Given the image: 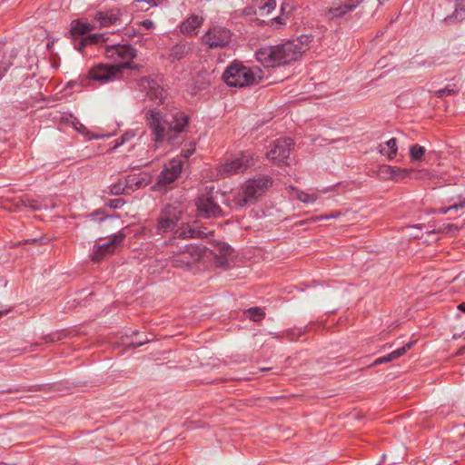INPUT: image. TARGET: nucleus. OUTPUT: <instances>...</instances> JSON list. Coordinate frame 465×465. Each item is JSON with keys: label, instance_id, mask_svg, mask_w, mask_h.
I'll return each mask as SVG.
<instances>
[{"label": "nucleus", "instance_id": "f257e3e1", "mask_svg": "<svg viewBox=\"0 0 465 465\" xmlns=\"http://www.w3.org/2000/svg\"><path fill=\"white\" fill-rule=\"evenodd\" d=\"M146 123L151 129L155 148L163 143L178 147L185 140L189 116L178 108L163 115L156 109L146 113Z\"/></svg>", "mask_w": 465, "mask_h": 465}, {"label": "nucleus", "instance_id": "f03ea898", "mask_svg": "<svg viewBox=\"0 0 465 465\" xmlns=\"http://www.w3.org/2000/svg\"><path fill=\"white\" fill-rule=\"evenodd\" d=\"M255 57L265 67H276L297 61L301 57V51L289 40L281 45L258 49Z\"/></svg>", "mask_w": 465, "mask_h": 465}, {"label": "nucleus", "instance_id": "7ed1b4c3", "mask_svg": "<svg viewBox=\"0 0 465 465\" xmlns=\"http://www.w3.org/2000/svg\"><path fill=\"white\" fill-rule=\"evenodd\" d=\"M262 74L260 68H250L234 61L223 72V79L229 86L245 87L259 84Z\"/></svg>", "mask_w": 465, "mask_h": 465}, {"label": "nucleus", "instance_id": "20e7f679", "mask_svg": "<svg viewBox=\"0 0 465 465\" xmlns=\"http://www.w3.org/2000/svg\"><path fill=\"white\" fill-rule=\"evenodd\" d=\"M272 183V178L269 176L249 180L242 192L233 197L232 203L237 208H242L247 204L253 203L259 197L264 194Z\"/></svg>", "mask_w": 465, "mask_h": 465}, {"label": "nucleus", "instance_id": "39448f33", "mask_svg": "<svg viewBox=\"0 0 465 465\" xmlns=\"http://www.w3.org/2000/svg\"><path fill=\"white\" fill-rule=\"evenodd\" d=\"M219 194L223 196L219 191H214V188L211 187L204 193L198 196L195 201V206L200 217L211 219L224 215L217 201Z\"/></svg>", "mask_w": 465, "mask_h": 465}, {"label": "nucleus", "instance_id": "423d86ee", "mask_svg": "<svg viewBox=\"0 0 465 465\" xmlns=\"http://www.w3.org/2000/svg\"><path fill=\"white\" fill-rule=\"evenodd\" d=\"M183 213L184 208L180 203L166 204L157 218V232H167L173 231L177 227L179 221L182 220Z\"/></svg>", "mask_w": 465, "mask_h": 465}, {"label": "nucleus", "instance_id": "0eeeda50", "mask_svg": "<svg viewBox=\"0 0 465 465\" xmlns=\"http://www.w3.org/2000/svg\"><path fill=\"white\" fill-rule=\"evenodd\" d=\"M184 252L178 256H170L169 262L173 267L189 269L199 262L205 254L207 248L202 244H183Z\"/></svg>", "mask_w": 465, "mask_h": 465}, {"label": "nucleus", "instance_id": "6e6552de", "mask_svg": "<svg viewBox=\"0 0 465 465\" xmlns=\"http://www.w3.org/2000/svg\"><path fill=\"white\" fill-rule=\"evenodd\" d=\"M138 67L139 66L137 64L133 65L128 62L114 65L100 64L90 70L89 80L98 81L101 84H106L114 80L117 77V74L121 73L122 69H137Z\"/></svg>", "mask_w": 465, "mask_h": 465}, {"label": "nucleus", "instance_id": "1a4fd4ad", "mask_svg": "<svg viewBox=\"0 0 465 465\" xmlns=\"http://www.w3.org/2000/svg\"><path fill=\"white\" fill-rule=\"evenodd\" d=\"M183 170V162L181 159L173 158L164 165L163 171L159 173L155 184L153 186L154 191L165 190L181 174Z\"/></svg>", "mask_w": 465, "mask_h": 465}, {"label": "nucleus", "instance_id": "9d476101", "mask_svg": "<svg viewBox=\"0 0 465 465\" xmlns=\"http://www.w3.org/2000/svg\"><path fill=\"white\" fill-rule=\"evenodd\" d=\"M253 164L252 154L249 152H242L239 155L227 160L219 169L222 176L226 177L232 174L243 173Z\"/></svg>", "mask_w": 465, "mask_h": 465}, {"label": "nucleus", "instance_id": "9b49d317", "mask_svg": "<svg viewBox=\"0 0 465 465\" xmlns=\"http://www.w3.org/2000/svg\"><path fill=\"white\" fill-rule=\"evenodd\" d=\"M231 38L232 33L229 29L214 25L203 35V43L209 49L223 48L230 44Z\"/></svg>", "mask_w": 465, "mask_h": 465}, {"label": "nucleus", "instance_id": "f8f14e48", "mask_svg": "<svg viewBox=\"0 0 465 465\" xmlns=\"http://www.w3.org/2000/svg\"><path fill=\"white\" fill-rule=\"evenodd\" d=\"M137 86L146 92L150 100L163 104L167 97V91L162 85L161 78L142 77L137 81Z\"/></svg>", "mask_w": 465, "mask_h": 465}, {"label": "nucleus", "instance_id": "ddd939ff", "mask_svg": "<svg viewBox=\"0 0 465 465\" xmlns=\"http://www.w3.org/2000/svg\"><path fill=\"white\" fill-rule=\"evenodd\" d=\"M293 140L290 137L277 139L273 142L267 157L276 164H289L291 151L293 148Z\"/></svg>", "mask_w": 465, "mask_h": 465}, {"label": "nucleus", "instance_id": "4468645a", "mask_svg": "<svg viewBox=\"0 0 465 465\" xmlns=\"http://www.w3.org/2000/svg\"><path fill=\"white\" fill-rule=\"evenodd\" d=\"M125 235L122 232H118L110 237V239L103 243L94 246L93 253H92V261L94 262H99L104 259L106 254L112 253L114 250L121 245L123 241L124 240Z\"/></svg>", "mask_w": 465, "mask_h": 465}, {"label": "nucleus", "instance_id": "2eb2a0df", "mask_svg": "<svg viewBox=\"0 0 465 465\" xmlns=\"http://www.w3.org/2000/svg\"><path fill=\"white\" fill-rule=\"evenodd\" d=\"M105 54L108 58L114 60H123L131 64V60L135 57V49L130 45H113L106 46Z\"/></svg>", "mask_w": 465, "mask_h": 465}, {"label": "nucleus", "instance_id": "dca6fc26", "mask_svg": "<svg viewBox=\"0 0 465 465\" xmlns=\"http://www.w3.org/2000/svg\"><path fill=\"white\" fill-rule=\"evenodd\" d=\"M193 51L192 45L188 42H180L173 45L167 55V59L171 63L180 61L186 57Z\"/></svg>", "mask_w": 465, "mask_h": 465}, {"label": "nucleus", "instance_id": "f3484780", "mask_svg": "<svg viewBox=\"0 0 465 465\" xmlns=\"http://www.w3.org/2000/svg\"><path fill=\"white\" fill-rule=\"evenodd\" d=\"M357 5L358 3L351 1L348 4H342L337 7H331L324 12V16L329 20L341 18L344 16L347 13L354 10L357 7Z\"/></svg>", "mask_w": 465, "mask_h": 465}, {"label": "nucleus", "instance_id": "a211bd4d", "mask_svg": "<svg viewBox=\"0 0 465 465\" xmlns=\"http://www.w3.org/2000/svg\"><path fill=\"white\" fill-rule=\"evenodd\" d=\"M121 12L119 9H110L107 11H99L95 14L94 18L102 26H109L115 24L120 18Z\"/></svg>", "mask_w": 465, "mask_h": 465}, {"label": "nucleus", "instance_id": "6ab92c4d", "mask_svg": "<svg viewBox=\"0 0 465 465\" xmlns=\"http://www.w3.org/2000/svg\"><path fill=\"white\" fill-rule=\"evenodd\" d=\"M412 345H413V342L410 341V342L406 343L404 346L393 351L392 352L376 359L373 361L372 365H380V364L390 362L395 359H398V358L401 357L402 355H404L407 352V351L412 347Z\"/></svg>", "mask_w": 465, "mask_h": 465}, {"label": "nucleus", "instance_id": "aec40b11", "mask_svg": "<svg viewBox=\"0 0 465 465\" xmlns=\"http://www.w3.org/2000/svg\"><path fill=\"white\" fill-rule=\"evenodd\" d=\"M203 21V17L192 15L186 21L182 23L180 30L183 34L193 35L194 31L201 26Z\"/></svg>", "mask_w": 465, "mask_h": 465}, {"label": "nucleus", "instance_id": "412c9836", "mask_svg": "<svg viewBox=\"0 0 465 465\" xmlns=\"http://www.w3.org/2000/svg\"><path fill=\"white\" fill-rule=\"evenodd\" d=\"M124 182L127 190L134 191L148 185L150 183V177L147 174L140 178H137L135 175H127L124 178Z\"/></svg>", "mask_w": 465, "mask_h": 465}, {"label": "nucleus", "instance_id": "4be33fe9", "mask_svg": "<svg viewBox=\"0 0 465 465\" xmlns=\"http://www.w3.org/2000/svg\"><path fill=\"white\" fill-rule=\"evenodd\" d=\"M79 38H80L79 42H76L74 44L75 49L78 50L79 52H83L84 49L89 45L97 44L100 42H104L105 40L104 35L103 34H93V35H89L84 37H79Z\"/></svg>", "mask_w": 465, "mask_h": 465}, {"label": "nucleus", "instance_id": "5701e85b", "mask_svg": "<svg viewBox=\"0 0 465 465\" xmlns=\"http://www.w3.org/2000/svg\"><path fill=\"white\" fill-rule=\"evenodd\" d=\"M398 141L396 138H391L386 142V147L382 144L379 146V152L382 155H386L389 160H392L395 158L398 152Z\"/></svg>", "mask_w": 465, "mask_h": 465}, {"label": "nucleus", "instance_id": "b1692460", "mask_svg": "<svg viewBox=\"0 0 465 465\" xmlns=\"http://www.w3.org/2000/svg\"><path fill=\"white\" fill-rule=\"evenodd\" d=\"M93 29V26L87 23H82L79 21L74 22L70 34L76 42L79 37L85 35L88 32Z\"/></svg>", "mask_w": 465, "mask_h": 465}, {"label": "nucleus", "instance_id": "393cba45", "mask_svg": "<svg viewBox=\"0 0 465 465\" xmlns=\"http://www.w3.org/2000/svg\"><path fill=\"white\" fill-rule=\"evenodd\" d=\"M415 171L413 169L400 168L394 166V172L392 173L391 181L394 183L404 182L407 178H410L411 173Z\"/></svg>", "mask_w": 465, "mask_h": 465}, {"label": "nucleus", "instance_id": "a878e982", "mask_svg": "<svg viewBox=\"0 0 465 465\" xmlns=\"http://www.w3.org/2000/svg\"><path fill=\"white\" fill-rule=\"evenodd\" d=\"M189 232L190 239H203L213 233V232L207 231L205 227L197 226L195 223L193 224L190 223Z\"/></svg>", "mask_w": 465, "mask_h": 465}, {"label": "nucleus", "instance_id": "bb28decb", "mask_svg": "<svg viewBox=\"0 0 465 465\" xmlns=\"http://www.w3.org/2000/svg\"><path fill=\"white\" fill-rule=\"evenodd\" d=\"M312 41V35H301L296 39H292L290 42L293 43L301 51V55L309 49V45Z\"/></svg>", "mask_w": 465, "mask_h": 465}, {"label": "nucleus", "instance_id": "cd10ccee", "mask_svg": "<svg viewBox=\"0 0 465 465\" xmlns=\"http://www.w3.org/2000/svg\"><path fill=\"white\" fill-rule=\"evenodd\" d=\"M244 315L253 322H260L265 317V312L260 307H252L244 312Z\"/></svg>", "mask_w": 465, "mask_h": 465}, {"label": "nucleus", "instance_id": "c85d7f7f", "mask_svg": "<svg viewBox=\"0 0 465 465\" xmlns=\"http://www.w3.org/2000/svg\"><path fill=\"white\" fill-rule=\"evenodd\" d=\"M426 149L418 143H415L410 147V156L411 161H420L423 159Z\"/></svg>", "mask_w": 465, "mask_h": 465}, {"label": "nucleus", "instance_id": "c756f323", "mask_svg": "<svg viewBox=\"0 0 465 465\" xmlns=\"http://www.w3.org/2000/svg\"><path fill=\"white\" fill-rule=\"evenodd\" d=\"M393 172L394 166L383 164L379 166L377 174L383 181H391Z\"/></svg>", "mask_w": 465, "mask_h": 465}, {"label": "nucleus", "instance_id": "7c9ffc66", "mask_svg": "<svg viewBox=\"0 0 465 465\" xmlns=\"http://www.w3.org/2000/svg\"><path fill=\"white\" fill-rule=\"evenodd\" d=\"M459 91V87L456 84H448L444 88L437 90L434 92V95L438 98H442L444 96L452 95L457 94Z\"/></svg>", "mask_w": 465, "mask_h": 465}, {"label": "nucleus", "instance_id": "2f4dec72", "mask_svg": "<svg viewBox=\"0 0 465 465\" xmlns=\"http://www.w3.org/2000/svg\"><path fill=\"white\" fill-rule=\"evenodd\" d=\"M45 385H34V386H20V387H15V388H9L5 391H3V392H25V391H44Z\"/></svg>", "mask_w": 465, "mask_h": 465}, {"label": "nucleus", "instance_id": "473e14b6", "mask_svg": "<svg viewBox=\"0 0 465 465\" xmlns=\"http://www.w3.org/2000/svg\"><path fill=\"white\" fill-rule=\"evenodd\" d=\"M109 193L113 195H121L124 193H128L127 187L125 186V182L119 181L116 183L112 184L109 187Z\"/></svg>", "mask_w": 465, "mask_h": 465}, {"label": "nucleus", "instance_id": "72a5a7b5", "mask_svg": "<svg viewBox=\"0 0 465 465\" xmlns=\"http://www.w3.org/2000/svg\"><path fill=\"white\" fill-rule=\"evenodd\" d=\"M189 229H190V223H183L181 224V226H179L174 231V238H179V239H183V240L190 239L189 238V235H190Z\"/></svg>", "mask_w": 465, "mask_h": 465}, {"label": "nucleus", "instance_id": "f704fd0d", "mask_svg": "<svg viewBox=\"0 0 465 465\" xmlns=\"http://www.w3.org/2000/svg\"><path fill=\"white\" fill-rule=\"evenodd\" d=\"M307 331V327L303 328H293L286 331V335L290 338L291 341L297 340L303 333Z\"/></svg>", "mask_w": 465, "mask_h": 465}, {"label": "nucleus", "instance_id": "c9c22d12", "mask_svg": "<svg viewBox=\"0 0 465 465\" xmlns=\"http://www.w3.org/2000/svg\"><path fill=\"white\" fill-rule=\"evenodd\" d=\"M296 198L304 203H312L317 200V196L315 194H309L304 192H299Z\"/></svg>", "mask_w": 465, "mask_h": 465}, {"label": "nucleus", "instance_id": "e433bc0d", "mask_svg": "<svg viewBox=\"0 0 465 465\" xmlns=\"http://www.w3.org/2000/svg\"><path fill=\"white\" fill-rule=\"evenodd\" d=\"M21 204L25 207H28L31 210L36 211L41 209V204L34 199L25 198L20 200Z\"/></svg>", "mask_w": 465, "mask_h": 465}, {"label": "nucleus", "instance_id": "4c0bfd02", "mask_svg": "<svg viewBox=\"0 0 465 465\" xmlns=\"http://www.w3.org/2000/svg\"><path fill=\"white\" fill-rule=\"evenodd\" d=\"M164 0H134V5L136 8H139V5L145 3L146 8H151L160 5Z\"/></svg>", "mask_w": 465, "mask_h": 465}, {"label": "nucleus", "instance_id": "58836bf2", "mask_svg": "<svg viewBox=\"0 0 465 465\" xmlns=\"http://www.w3.org/2000/svg\"><path fill=\"white\" fill-rule=\"evenodd\" d=\"M217 250L219 252L218 255H229L231 253L232 248L231 246L223 242H218L216 244Z\"/></svg>", "mask_w": 465, "mask_h": 465}, {"label": "nucleus", "instance_id": "ea45409f", "mask_svg": "<svg viewBox=\"0 0 465 465\" xmlns=\"http://www.w3.org/2000/svg\"><path fill=\"white\" fill-rule=\"evenodd\" d=\"M190 147L187 149H184L181 153V157L183 159H188L194 152H195V145L196 143L194 141L190 142Z\"/></svg>", "mask_w": 465, "mask_h": 465}, {"label": "nucleus", "instance_id": "a19ab883", "mask_svg": "<svg viewBox=\"0 0 465 465\" xmlns=\"http://www.w3.org/2000/svg\"><path fill=\"white\" fill-rule=\"evenodd\" d=\"M462 208H465V199L462 200V201H460L458 203H455L448 208H442L440 210V213H447L450 211H454V210H459V209H462Z\"/></svg>", "mask_w": 465, "mask_h": 465}, {"label": "nucleus", "instance_id": "79ce46f5", "mask_svg": "<svg viewBox=\"0 0 465 465\" xmlns=\"http://www.w3.org/2000/svg\"><path fill=\"white\" fill-rule=\"evenodd\" d=\"M125 203V201L123 198H116L109 200L107 205L113 209H120Z\"/></svg>", "mask_w": 465, "mask_h": 465}, {"label": "nucleus", "instance_id": "37998d69", "mask_svg": "<svg viewBox=\"0 0 465 465\" xmlns=\"http://www.w3.org/2000/svg\"><path fill=\"white\" fill-rule=\"evenodd\" d=\"M276 7L275 0H267L260 8L266 13H271Z\"/></svg>", "mask_w": 465, "mask_h": 465}, {"label": "nucleus", "instance_id": "c03bdc74", "mask_svg": "<svg viewBox=\"0 0 465 465\" xmlns=\"http://www.w3.org/2000/svg\"><path fill=\"white\" fill-rule=\"evenodd\" d=\"M214 262L219 267H227L228 266V261L226 258V255H214Z\"/></svg>", "mask_w": 465, "mask_h": 465}, {"label": "nucleus", "instance_id": "a18cd8bd", "mask_svg": "<svg viewBox=\"0 0 465 465\" xmlns=\"http://www.w3.org/2000/svg\"><path fill=\"white\" fill-rule=\"evenodd\" d=\"M88 217H90L94 221L99 222H103L107 218V216L104 215V213L100 210L94 211V213H90Z\"/></svg>", "mask_w": 465, "mask_h": 465}, {"label": "nucleus", "instance_id": "49530a36", "mask_svg": "<svg viewBox=\"0 0 465 465\" xmlns=\"http://www.w3.org/2000/svg\"><path fill=\"white\" fill-rule=\"evenodd\" d=\"M150 341H151V339L147 338L146 336H144L143 338L142 337H137L135 339V341H132V346L134 348H137V347H140V346H142V345H143L145 343H148Z\"/></svg>", "mask_w": 465, "mask_h": 465}, {"label": "nucleus", "instance_id": "de8ad7c7", "mask_svg": "<svg viewBox=\"0 0 465 465\" xmlns=\"http://www.w3.org/2000/svg\"><path fill=\"white\" fill-rule=\"evenodd\" d=\"M205 76H209V74L206 71L200 73L198 74V77H202L203 79V82L201 83V84L198 86V89H200V90L205 89L206 86H208L210 84V80L205 79Z\"/></svg>", "mask_w": 465, "mask_h": 465}, {"label": "nucleus", "instance_id": "09e8293b", "mask_svg": "<svg viewBox=\"0 0 465 465\" xmlns=\"http://www.w3.org/2000/svg\"><path fill=\"white\" fill-rule=\"evenodd\" d=\"M44 340L45 342H55L59 340H61V334L60 333H51L44 337Z\"/></svg>", "mask_w": 465, "mask_h": 465}, {"label": "nucleus", "instance_id": "8fccbe9b", "mask_svg": "<svg viewBox=\"0 0 465 465\" xmlns=\"http://www.w3.org/2000/svg\"><path fill=\"white\" fill-rule=\"evenodd\" d=\"M171 248H172L170 251L171 256H178L180 253L184 252V249L183 248V245L182 246H179V245L174 246L172 243Z\"/></svg>", "mask_w": 465, "mask_h": 465}, {"label": "nucleus", "instance_id": "3c124183", "mask_svg": "<svg viewBox=\"0 0 465 465\" xmlns=\"http://www.w3.org/2000/svg\"><path fill=\"white\" fill-rule=\"evenodd\" d=\"M418 64L420 66L431 67L436 65V61L434 60V58H427L422 62H419Z\"/></svg>", "mask_w": 465, "mask_h": 465}, {"label": "nucleus", "instance_id": "603ef678", "mask_svg": "<svg viewBox=\"0 0 465 465\" xmlns=\"http://www.w3.org/2000/svg\"><path fill=\"white\" fill-rule=\"evenodd\" d=\"M11 65H12L11 61L2 64V65L0 66V80L5 74V73L8 71V69Z\"/></svg>", "mask_w": 465, "mask_h": 465}, {"label": "nucleus", "instance_id": "864d4df0", "mask_svg": "<svg viewBox=\"0 0 465 465\" xmlns=\"http://www.w3.org/2000/svg\"><path fill=\"white\" fill-rule=\"evenodd\" d=\"M131 9L135 12H144V11H148L150 8H146L145 3L140 4L139 8H136L135 5H134V0H133L131 3Z\"/></svg>", "mask_w": 465, "mask_h": 465}, {"label": "nucleus", "instance_id": "5fc2aeb1", "mask_svg": "<svg viewBox=\"0 0 465 465\" xmlns=\"http://www.w3.org/2000/svg\"><path fill=\"white\" fill-rule=\"evenodd\" d=\"M140 25L146 29H152L154 26V23L149 19L142 21Z\"/></svg>", "mask_w": 465, "mask_h": 465}, {"label": "nucleus", "instance_id": "6e6d98bb", "mask_svg": "<svg viewBox=\"0 0 465 465\" xmlns=\"http://www.w3.org/2000/svg\"><path fill=\"white\" fill-rule=\"evenodd\" d=\"M339 215H340L339 212H332L330 214H326L324 216H322L321 219H331V218H336Z\"/></svg>", "mask_w": 465, "mask_h": 465}, {"label": "nucleus", "instance_id": "4d7b16f0", "mask_svg": "<svg viewBox=\"0 0 465 465\" xmlns=\"http://www.w3.org/2000/svg\"><path fill=\"white\" fill-rule=\"evenodd\" d=\"M458 309L465 313V302L458 305Z\"/></svg>", "mask_w": 465, "mask_h": 465}, {"label": "nucleus", "instance_id": "13d9d810", "mask_svg": "<svg viewBox=\"0 0 465 465\" xmlns=\"http://www.w3.org/2000/svg\"><path fill=\"white\" fill-rule=\"evenodd\" d=\"M75 129L78 132H83L85 129V127L82 124H79V127L76 126Z\"/></svg>", "mask_w": 465, "mask_h": 465}, {"label": "nucleus", "instance_id": "bf43d9fd", "mask_svg": "<svg viewBox=\"0 0 465 465\" xmlns=\"http://www.w3.org/2000/svg\"><path fill=\"white\" fill-rule=\"evenodd\" d=\"M42 239H32V240H27V242H38L39 241H41Z\"/></svg>", "mask_w": 465, "mask_h": 465}, {"label": "nucleus", "instance_id": "052dcab7", "mask_svg": "<svg viewBox=\"0 0 465 465\" xmlns=\"http://www.w3.org/2000/svg\"><path fill=\"white\" fill-rule=\"evenodd\" d=\"M275 20L277 21V23L282 24V19L280 17H277Z\"/></svg>", "mask_w": 465, "mask_h": 465}, {"label": "nucleus", "instance_id": "680f3d73", "mask_svg": "<svg viewBox=\"0 0 465 465\" xmlns=\"http://www.w3.org/2000/svg\"><path fill=\"white\" fill-rule=\"evenodd\" d=\"M7 312V311H0V316H3L4 314H5Z\"/></svg>", "mask_w": 465, "mask_h": 465}, {"label": "nucleus", "instance_id": "e2e57ef3", "mask_svg": "<svg viewBox=\"0 0 465 465\" xmlns=\"http://www.w3.org/2000/svg\"><path fill=\"white\" fill-rule=\"evenodd\" d=\"M16 55L15 52L13 50L11 54V57H15Z\"/></svg>", "mask_w": 465, "mask_h": 465}, {"label": "nucleus", "instance_id": "0e129e2a", "mask_svg": "<svg viewBox=\"0 0 465 465\" xmlns=\"http://www.w3.org/2000/svg\"><path fill=\"white\" fill-rule=\"evenodd\" d=\"M2 49H3V44L0 43V53L2 52Z\"/></svg>", "mask_w": 465, "mask_h": 465}, {"label": "nucleus", "instance_id": "69168bd1", "mask_svg": "<svg viewBox=\"0 0 465 465\" xmlns=\"http://www.w3.org/2000/svg\"><path fill=\"white\" fill-rule=\"evenodd\" d=\"M385 457H386L385 455H382L381 460H384Z\"/></svg>", "mask_w": 465, "mask_h": 465}, {"label": "nucleus", "instance_id": "338daca9", "mask_svg": "<svg viewBox=\"0 0 465 465\" xmlns=\"http://www.w3.org/2000/svg\"><path fill=\"white\" fill-rule=\"evenodd\" d=\"M378 1H379L380 5H381V4H382V3H381V0H378Z\"/></svg>", "mask_w": 465, "mask_h": 465}]
</instances>
